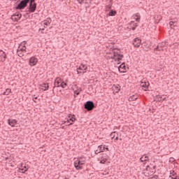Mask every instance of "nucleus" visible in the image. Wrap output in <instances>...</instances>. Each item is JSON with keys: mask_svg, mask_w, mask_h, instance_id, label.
I'll return each instance as SVG.
<instances>
[{"mask_svg": "<svg viewBox=\"0 0 179 179\" xmlns=\"http://www.w3.org/2000/svg\"><path fill=\"white\" fill-rule=\"evenodd\" d=\"M30 2V0H22L17 6L15 7L17 10H22L24 9V8L27 7V4Z\"/></svg>", "mask_w": 179, "mask_h": 179, "instance_id": "1", "label": "nucleus"}, {"mask_svg": "<svg viewBox=\"0 0 179 179\" xmlns=\"http://www.w3.org/2000/svg\"><path fill=\"white\" fill-rule=\"evenodd\" d=\"M87 72V65L81 64L80 66L77 68L78 75L80 73H86Z\"/></svg>", "mask_w": 179, "mask_h": 179, "instance_id": "2", "label": "nucleus"}, {"mask_svg": "<svg viewBox=\"0 0 179 179\" xmlns=\"http://www.w3.org/2000/svg\"><path fill=\"white\" fill-rule=\"evenodd\" d=\"M94 107V103L92 101H87L84 105V108L87 111H92Z\"/></svg>", "mask_w": 179, "mask_h": 179, "instance_id": "3", "label": "nucleus"}, {"mask_svg": "<svg viewBox=\"0 0 179 179\" xmlns=\"http://www.w3.org/2000/svg\"><path fill=\"white\" fill-rule=\"evenodd\" d=\"M27 9H29V12H30V13H34V12H36V9H37V3L29 1V5Z\"/></svg>", "mask_w": 179, "mask_h": 179, "instance_id": "4", "label": "nucleus"}, {"mask_svg": "<svg viewBox=\"0 0 179 179\" xmlns=\"http://www.w3.org/2000/svg\"><path fill=\"white\" fill-rule=\"evenodd\" d=\"M85 164V161H80V159H77L74 162V167L76 170H82V166Z\"/></svg>", "mask_w": 179, "mask_h": 179, "instance_id": "5", "label": "nucleus"}, {"mask_svg": "<svg viewBox=\"0 0 179 179\" xmlns=\"http://www.w3.org/2000/svg\"><path fill=\"white\" fill-rule=\"evenodd\" d=\"M113 55L111 56L112 59H115V61H117V58L120 57V55L121 54V51L119 50H115L113 52Z\"/></svg>", "mask_w": 179, "mask_h": 179, "instance_id": "6", "label": "nucleus"}, {"mask_svg": "<svg viewBox=\"0 0 179 179\" xmlns=\"http://www.w3.org/2000/svg\"><path fill=\"white\" fill-rule=\"evenodd\" d=\"M22 18V14L17 13V14H13L11 16V20H13V22H19L20 19Z\"/></svg>", "mask_w": 179, "mask_h": 179, "instance_id": "7", "label": "nucleus"}, {"mask_svg": "<svg viewBox=\"0 0 179 179\" xmlns=\"http://www.w3.org/2000/svg\"><path fill=\"white\" fill-rule=\"evenodd\" d=\"M108 150V148H107L104 145H101L98 146L97 150L95 151V153H101V152H104V150Z\"/></svg>", "mask_w": 179, "mask_h": 179, "instance_id": "8", "label": "nucleus"}, {"mask_svg": "<svg viewBox=\"0 0 179 179\" xmlns=\"http://www.w3.org/2000/svg\"><path fill=\"white\" fill-rule=\"evenodd\" d=\"M119 72L121 73H125L127 72V69H128V67L125 66V64H122L119 67Z\"/></svg>", "mask_w": 179, "mask_h": 179, "instance_id": "9", "label": "nucleus"}, {"mask_svg": "<svg viewBox=\"0 0 179 179\" xmlns=\"http://www.w3.org/2000/svg\"><path fill=\"white\" fill-rule=\"evenodd\" d=\"M141 43H142V41L139 39V38H135L133 41V45L138 48V47H141Z\"/></svg>", "mask_w": 179, "mask_h": 179, "instance_id": "10", "label": "nucleus"}, {"mask_svg": "<svg viewBox=\"0 0 179 179\" xmlns=\"http://www.w3.org/2000/svg\"><path fill=\"white\" fill-rule=\"evenodd\" d=\"M37 62H38V60L35 57H32L29 59L30 66H34L37 64Z\"/></svg>", "mask_w": 179, "mask_h": 179, "instance_id": "11", "label": "nucleus"}, {"mask_svg": "<svg viewBox=\"0 0 179 179\" xmlns=\"http://www.w3.org/2000/svg\"><path fill=\"white\" fill-rule=\"evenodd\" d=\"M150 85V84L148 81H144V80L141 81V86L143 87V89L145 90V92H146L148 89H149Z\"/></svg>", "mask_w": 179, "mask_h": 179, "instance_id": "12", "label": "nucleus"}, {"mask_svg": "<svg viewBox=\"0 0 179 179\" xmlns=\"http://www.w3.org/2000/svg\"><path fill=\"white\" fill-rule=\"evenodd\" d=\"M6 61V53L3 50H0V62H5Z\"/></svg>", "mask_w": 179, "mask_h": 179, "instance_id": "13", "label": "nucleus"}, {"mask_svg": "<svg viewBox=\"0 0 179 179\" xmlns=\"http://www.w3.org/2000/svg\"><path fill=\"white\" fill-rule=\"evenodd\" d=\"M62 83V80H61V78H56L55 80V83H54L55 86L53 87V89L55 87H60Z\"/></svg>", "mask_w": 179, "mask_h": 179, "instance_id": "14", "label": "nucleus"}, {"mask_svg": "<svg viewBox=\"0 0 179 179\" xmlns=\"http://www.w3.org/2000/svg\"><path fill=\"white\" fill-rule=\"evenodd\" d=\"M8 125H10L12 127H15L16 124H17V120L15 119H8Z\"/></svg>", "mask_w": 179, "mask_h": 179, "instance_id": "15", "label": "nucleus"}, {"mask_svg": "<svg viewBox=\"0 0 179 179\" xmlns=\"http://www.w3.org/2000/svg\"><path fill=\"white\" fill-rule=\"evenodd\" d=\"M164 45H166V43L164 42L159 43L157 46L155 48V50H157V51H162L163 50V47H164Z\"/></svg>", "mask_w": 179, "mask_h": 179, "instance_id": "16", "label": "nucleus"}, {"mask_svg": "<svg viewBox=\"0 0 179 179\" xmlns=\"http://www.w3.org/2000/svg\"><path fill=\"white\" fill-rule=\"evenodd\" d=\"M75 115H69V121L71 122V123H69V124H67V127H69V125H72V124H73V122H75V121H76V119L74 117Z\"/></svg>", "mask_w": 179, "mask_h": 179, "instance_id": "17", "label": "nucleus"}, {"mask_svg": "<svg viewBox=\"0 0 179 179\" xmlns=\"http://www.w3.org/2000/svg\"><path fill=\"white\" fill-rule=\"evenodd\" d=\"M136 22H137V23H139V22H141V15L139 14V13H137L136 14L133 15Z\"/></svg>", "mask_w": 179, "mask_h": 179, "instance_id": "18", "label": "nucleus"}, {"mask_svg": "<svg viewBox=\"0 0 179 179\" xmlns=\"http://www.w3.org/2000/svg\"><path fill=\"white\" fill-rule=\"evenodd\" d=\"M51 18L48 17L45 20H44L43 24L44 26H48V24H51Z\"/></svg>", "mask_w": 179, "mask_h": 179, "instance_id": "19", "label": "nucleus"}, {"mask_svg": "<svg viewBox=\"0 0 179 179\" xmlns=\"http://www.w3.org/2000/svg\"><path fill=\"white\" fill-rule=\"evenodd\" d=\"M41 87H42L41 88L42 90H43V92H45L46 90H48L49 86H48V84L43 83V84H42Z\"/></svg>", "mask_w": 179, "mask_h": 179, "instance_id": "20", "label": "nucleus"}, {"mask_svg": "<svg viewBox=\"0 0 179 179\" xmlns=\"http://www.w3.org/2000/svg\"><path fill=\"white\" fill-rule=\"evenodd\" d=\"M80 92H83L82 87H77V90H74V94H76V96H79V94H80Z\"/></svg>", "mask_w": 179, "mask_h": 179, "instance_id": "21", "label": "nucleus"}, {"mask_svg": "<svg viewBox=\"0 0 179 179\" xmlns=\"http://www.w3.org/2000/svg\"><path fill=\"white\" fill-rule=\"evenodd\" d=\"M169 26H170L171 29H173V27H176V26H177V22L176 21L169 22Z\"/></svg>", "mask_w": 179, "mask_h": 179, "instance_id": "22", "label": "nucleus"}, {"mask_svg": "<svg viewBox=\"0 0 179 179\" xmlns=\"http://www.w3.org/2000/svg\"><path fill=\"white\" fill-rule=\"evenodd\" d=\"M129 27H138V23L135 22V21H131L129 24Z\"/></svg>", "mask_w": 179, "mask_h": 179, "instance_id": "23", "label": "nucleus"}, {"mask_svg": "<svg viewBox=\"0 0 179 179\" xmlns=\"http://www.w3.org/2000/svg\"><path fill=\"white\" fill-rule=\"evenodd\" d=\"M21 44H24L22 48H19V51H21L23 52V51H26V45H24L26 44V41H23Z\"/></svg>", "mask_w": 179, "mask_h": 179, "instance_id": "24", "label": "nucleus"}, {"mask_svg": "<svg viewBox=\"0 0 179 179\" xmlns=\"http://www.w3.org/2000/svg\"><path fill=\"white\" fill-rule=\"evenodd\" d=\"M137 99H138V96L135 95H132L129 97V101H135V100H137Z\"/></svg>", "mask_w": 179, "mask_h": 179, "instance_id": "25", "label": "nucleus"}, {"mask_svg": "<svg viewBox=\"0 0 179 179\" xmlns=\"http://www.w3.org/2000/svg\"><path fill=\"white\" fill-rule=\"evenodd\" d=\"M26 171H27V167L26 166H24V167H21V168H19V172L20 173H26Z\"/></svg>", "mask_w": 179, "mask_h": 179, "instance_id": "26", "label": "nucleus"}, {"mask_svg": "<svg viewBox=\"0 0 179 179\" xmlns=\"http://www.w3.org/2000/svg\"><path fill=\"white\" fill-rule=\"evenodd\" d=\"M11 92L12 90L10 88H7L6 91L3 93V94H4V96H8Z\"/></svg>", "mask_w": 179, "mask_h": 179, "instance_id": "27", "label": "nucleus"}, {"mask_svg": "<svg viewBox=\"0 0 179 179\" xmlns=\"http://www.w3.org/2000/svg\"><path fill=\"white\" fill-rule=\"evenodd\" d=\"M115 15H117V11L114 10H111L109 13H108V16H115Z\"/></svg>", "mask_w": 179, "mask_h": 179, "instance_id": "28", "label": "nucleus"}, {"mask_svg": "<svg viewBox=\"0 0 179 179\" xmlns=\"http://www.w3.org/2000/svg\"><path fill=\"white\" fill-rule=\"evenodd\" d=\"M170 178H171L172 177H177V173L174 171H170Z\"/></svg>", "mask_w": 179, "mask_h": 179, "instance_id": "29", "label": "nucleus"}, {"mask_svg": "<svg viewBox=\"0 0 179 179\" xmlns=\"http://www.w3.org/2000/svg\"><path fill=\"white\" fill-rule=\"evenodd\" d=\"M68 86V84H66L65 82H62L60 83V87H62V89H65V87Z\"/></svg>", "mask_w": 179, "mask_h": 179, "instance_id": "30", "label": "nucleus"}, {"mask_svg": "<svg viewBox=\"0 0 179 179\" xmlns=\"http://www.w3.org/2000/svg\"><path fill=\"white\" fill-rule=\"evenodd\" d=\"M114 89H115V92L116 93H118V92H120V90H121V87H120V85H117V86H115Z\"/></svg>", "mask_w": 179, "mask_h": 179, "instance_id": "31", "label": "nucleus"}, {"mask_svg": "<svg viewBox=\"0 0 179 179\" xmlns=\"http://www.w3.org/2000/svg\"><path fill=\"white\" fill-rule=\"evenodd\" d=\"M17 54H18V57H20L22 58V57H23V52H21L20 50H19V49H17Z\"/></svg>", "mask_w": 179, "mask_h": 179, "instance_id": "32", "label": "nucleus"}, {"mask_svg": "<svg viewBox=\"0 0 179 179\" xmlns=\"http://www.w3.org/2000/svg\"><path fill=\"white\" fill-rule=\"evenodd\" d=\"M140 160L141 163H143V162L145 163V162H148V159L146 157H140Z\"/></svg>", "mask_w": 179, "mask_h": 179, "instance_id": "33", "label": "nucleus"}, {"mask_svg": "<svg viewBox=\"0 0 179 179\" xmlns=\"http://www.w3.org/2000/svg\"><path fill=\"white\" fill-rule=\"evenodd\" d=\"M124 58V55H119V57H117V60L118 62H120V61H121V59H122Z\"/></svg>", "mask_w": 179, "mask_h": 179, "instance_id": "34", "label": "nucleus"}, {"mask_svg": "<svg viewBox=\"0 0 179 179\" xmlns=\"http://www.w3.org/2000/svg\"><path fill=\"white\" fill-rule=\"evenodd\" d=\"M115 134L116 132L115 131H113L111 134H110V137L112 139H114L115 138Z\"/></svg>", "mask_w": 179, "mask_h": 179, "instance_id": "35", "label": "nucleus"}, {"mask_svg": "<svg viewBox=\"0 0 179 179\" xmlns=\"http://www.w3.org/2000/svg\"><path fill=\"white\" fill-rule=\"evenodd\" d=\"M106 160H107V158H103L102 160L100 161V163L101 164H104V163H106Z\"/></svg>", "mask_w": 179, "mask_h": 179, "instance_id": "36", "label": "nucleus"}, {"mask_svg": "<svg viewBox=\"0 0 179 179\" xmlns=\"http://www.w3.org/2000/svg\"><path fill=\"white\" fill-rule=\"evenodd\" d=\"M130 29H131L133 31H134V30H136V27H129Z\"/></svg>", "mask_w": 179, "mask_h": 179, "instance_id": "37", "label": "nucleus"}, {"mask_svg": "<svg viewBox=\"0 0 179 179\" xmlns=\"http://www.w3.org/2000/svg\"><path fill=\"white\" fill-rule=\"evenodd\" d=\"M69 124H71V122L67 119V120H66V125L68 126Z\"/></svg>", "mask_w": 179, "mask_h": 179, "instance_id": "38", "label": "nucleus"}, {"mask_svg": "<svg viewBox=\"0 0 179 179\" xmlns=\"http://www.w3.org/2000/svg\"><path fill=\"white\" fill-rule=\"evenodd\" d=\"M176 159H174V157H170L169 158V162H174Z\"/></svg>", "mask_w": 179, "mask_h": 179, "instance_id": "39", "label": "nucleus"}, {"mask_svg": "<svg viewBox=\"0 0 179 179\" xmlns=\"http://www.w3.org/2000/svg\"><path fill=\"white\" fill-rule=\"evenodd\" d=\"M38 97L35 96L33 98V101H34V103H36V100H37Z\"/></svg>", "mask_w": 179, "mask_h": 179, "instance_id": "40", "label": "nucleus"}, {"mask_svg": "<svg viewBox=\"0 0 179 179\" xmlns=\"http://www.w3.org/2000/svg\"><path fill=\"white\" fill-rule=\"evenodd\" d=\"M78 3H80V5H82V2H83V0H77Z\"/></svg>", "mask_w": 179, "mask_h": 179, "instance_id": "41", "label": "nucleus"}, {"mask_svg": "<svg viewBox=\"0 0 179 179\" xmlns=\"http://www.w3.org/2000/svg\"><path fill=\"white\" fill-rule=\"evenodd\" d=\"M171 179H179V176L172 177Z\"/></svg>", "mask_w": 179, "mask_h": 179, "instance_id": "42", "label": "nucleus"}, {"mask_svg": "<svg viewBox=\"0 0 179 179\" xmlns=\"http://www.w3.org/2000/svg\"><path fill=\"white\" fill-rule=\"evenodd\" d=\"M164 100H166V98H163L162 99V97H160L159 101H164Z\"/></svg>", "mask_w": 179, "mask_h": 179, "instance_id": "43", "label": "nucleus"}, {"mask_svg": "<svg viewBox=\"0 0 179 179\" xmlns=\"http://www.w3.org/2000/svg\"><path fill=\"white\" fill-rule=\"evenodd\" d=\"M115 141H118V134H117V136L115 137Z\"/></svg>", "mask_w": 179, "mask_h": 179, "instance_id": "44", "label": "nucleus"}, {"mask_svg": "<svg viewBox=\"0 0 179 179\" xmlns=\"http://www.w3.org/2000/svg\"><path fill=\"white\" fill-rule=\"evenodd\" d=\"M36 0H29V2L36 3Z\"/></svg>", "mask_w": 179, "mask_h": 179, "instance_id": "45", "label": "nucleus"}, {"mask_svg": "<svg viewBox=\"0 0 179 179\" xmlns=\"http://www.w3.org/2000/svg\"><path fill=\"white\" fill-rule=\"evenodd\" d=\"M43 30H44V28H43V29H39V31H43Z\"/></svg>", "mask_w": 179, "mask_h": 179, "instance_id": "46", "label": "nucleus"}, {"mask_svg": "<svg viewBox=\"0 0 179 179\" xmlns=\"http://www.w3.org/2000/svg\"><path fill=\"white\" fill-rule=\"evenodd\" d=\"M62 124H66V121H63Z\"/></svg>", "mask_w": 179, "mask_h": 179, "instance_id": "47", "label": "nucleus"}, {"mask_svg": "<svg viewBox=\"0 0 179 179\" xmlns=\"http://www.w3.org/2000/svg\"><path fill=\"white\" fill-rule=\"evenodd\" d=\"M76 94H74V98L76 99Z\"/></svg>", "mask_w": 179, "mask_h": 179, "instance_id": "48", "label": "nucleus"}, {"mask_svg": "<svg viewBox=\"0 0 179 179\" xmlns=\"http://www.w3.org/2000/svg\"><path fill=\"white\" fill-rule=\"evenodd\" d=\"M8 157H6V160H8Z\"/></svg>", "mask_w": 179, "mask_h": 179, "instance_id": "49", "label": "nucleus"}, {"mask_svg": "<svg viewBox=\"0 0 179 179\" xmlns=\"http://www.w3.org/2000/svg\"><path fill=\"white\" fill-rule=\"evenodd\" d=\"M42 34H44V32L41 31Z\"/></svg>", "mask_w": 179, "mask_h": 179, "instance_id": "50", "label": "nucleus"}, {"mask_svg": "<svg viewBox=\"0 0 179 179\" xmlns=\"http://www.w3.org/2000/svg\"><path fill=\"white\" fill-rule=\"evenodd\" d=\"M145 157H148V156H145Z\"/></svg>", "mask_w": 179, "mask_h": 179, "instance_id": "51", "label": "nucleus"}]
</instances>
